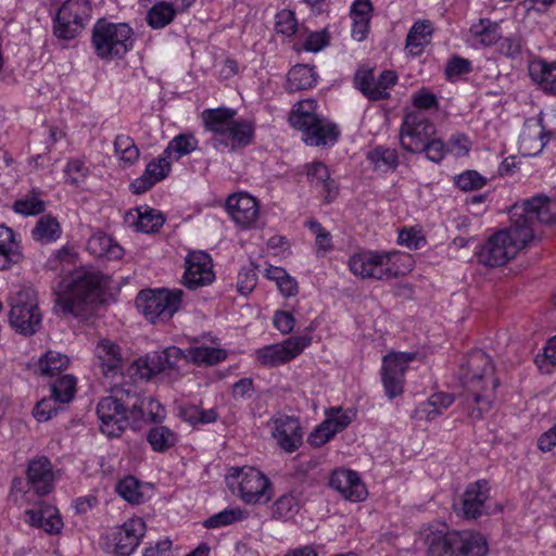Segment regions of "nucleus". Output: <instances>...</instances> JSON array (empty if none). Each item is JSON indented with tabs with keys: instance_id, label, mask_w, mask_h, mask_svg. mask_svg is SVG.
Returning <instances> with one entry per match:
<instances>
[{
	"instance_id": "nucleus-1",
	"label": "nucleus",
	"mask_w": 556,
	"mask_h": 556,
	"mask_svg": "<svg viewBox=\"0 0 556 556\" xmlns=\"http://www.w3.org/2000/svg\"><path fill=\"white\" fill-rule=\"evenodd\" d=\"M510 226L493 233L477 253L478 261L488 267L507 264L534 239L538 224L556 220V200L538 194L510 208Z\"/></svg>"
},
{
	"instance_id": "nucleus-2",
	"label": "nucleus",
	"mask_w": 556,
	"mask_h": 556,
	"mask_svg": "<svg viewBox=\"0 0 556 556\" xmlns=\"http://www.w3.org/2000/svg\"><path fill=\"white\" fill-rule=\"evenodd\" d=\"M109 280L99 270L77 269L62 281L55 293V306L65 316L85 317L101 302Z\"/></svg>"
},
{
	"instance_id": "nucleus-3",
	"label": "nucleus",
	"mask_w": 556,
	"mask_h": 556,
	"mask_svg": "<svg viewBox=\"0 0 556 556\" xmlns=\"http://www.w3.org/2000/svg\"><path fill=\"white\" fill-rule=\"evenodd\" d=\"M494 371L491 357L481 350L471 351L460 366V380L467 391L466 403L468 407L475 405L469 413L472 418L480 419L491 407L493 392L500 384Z\"/></svg>"
},
{
	"instance_id": "nucleus-4",
	"label": "nucleus",
	"mask_w": 556,
	"mask_h": 556,
	"mask_svg": "<svg viewBox=\"0 0 556 556\" xmlns=\"http://www.w3.org/2000/svg\"><path fill=\"white\" fill-rule=\"evenodd\" d=\"M236 111L227 108L203 111L205 129L212 132L210 143L220 152L243 149L254 141L255 125L249 119H235Z\"/></svg>"
},
{
	"instance_id": "nucleus-5",
	"label": "nucleus",
	"mask_w": 556,
	"mask_h": 556,
	"mask_svg": "<svg viewBox=\"0 0 556 556\" xmlns=\"http://www.w3.org/2000/svg\"><path fill=\"white\" fill-rule=\"evenodd\" d=\"M427 556H485L484 536L472 530L430 532L426 536Z\"/></svg>"
},
{
	"instance_id": "nucleus-6",
	"label": "nucleus",
	"mask_w": 556,
	"mask_h": 556,
	"mask_svg": "<svg viewBox=\"0 0 556 556\" xmlns=\"http://www.w3.org/2000/svg\"><path fill=\"white\" fill-rule=\"evenodd\" d=\"M137 403L132 388L118 389L113 395L102 397L97 405L101 431L108 437H119L132 424V412H138Z\"/></svg>"
},
{
	"instance_id": "nucleus-7",
	"label": "nucleus",
	"mask_w": 556,
	"mask_h": 556,
	"mask_svg": "<svg viewBox=\"0 0 556 556\" xmlns=\"http://www.w3.org/2000/svg\"><path fill=\"white\" fill-rule=\"evenodd\" d=\"M134 30L127 23H113L100 18L92 28L91 46L103 61L122 59L134 46Z\"/></svg>"
},
{
	"instance_id": "nucleus-8",
	"label": "nucleus",
	"mask_w": 556,
	"mask_h": 556,
	"mask_svg": "<svg viewBox=\"0 0 556 556\" xmlns=\"http://www.w3.org/2000/svg\"><path fill=\"white\" fill-rule=\"evenodd\" d=\"M10 326L16 332L30 337L36 333L42 321V314L38 307L37 293L31 288L20 290L10 300Z\"/></svg>"
},
{
	"instance_id": "nucleus-9",
	"label": "nucleus",
	"mask_w": 556,
	"mask_h": 556,
	"mask_svg": "<svg viewBox=\"0 0 556 556\" xmlns=\"http://www.w3.org/2000/svg\"><path fill=\"white\" fill-rule=\"evenodd\" d=\"M182 290H142L136 298L137 308L153 324L169 320L179 309Z\"/></svg>"
},
{
	"instance_id": "nucleus-10",
	"label": "nucleus",
	"mask_w": 556,
	"mask_h": 556,
	"mask_svg": "<svg viewBox=\"0 0 556 556\" xmlns=\"http://www.w3.org/2000/svg\"><path fill=\"white\" fill-rule=\"evenodd\" d=\"M397 252L361 251L349 260L350 270L363 279L390 280L397 277V269L393 268L392 260Z\"/></svg>"
},
{
	"instance_id": "nucleus-11",
	"label": "nucleus",
	"mask_w": 556,
	"mask_h": 556,
	"mask_svg": "<svg viewBox=\"0 0 556 556\" xmlns=\"http://www.w3.org/2000/svg\"><path fill=\"white\" fill-rule=\"evenodd\" d=\"M187 349L169 346L160 352L139 357L129 366L130 377L139 380H151L165 370H179L180 362L187 363Z\"/></svg>"
},
{
	"instance_id": "nucleus-12",
	"label": "nucleus",
	"mask_w": 556,
	"mask_h": 556,
	"mask_svg": "<svg viewBox=\"0 0 556 556\" xmlns=\"http://www.w3.org/2000/svg\"><path fill=\"white\" fill-rule=\"evenodd\" d=\"M91 11L88 0L65 1L53 20V34L63 40L75 38L85 28Z\"/></svg>"
},
{
	"instance_id": "nucleus-13",
	"label": "nucleus",
	"mask_w": 556,
	"mask_h": 556,
	"mask_svg": "<svg viewBox=\"0 0 556 556\" xmlns=\"http://www.w3.org/2000/svg\"><path fill=\"white\" fill-rule=\"evenodd\" d=\"M231 476L238 479L239 496L249 505L266 504L273 497L271 482L254 467L231 468Z\"/></svg>"
},
{
	"instance_id": "nucleus-14",
	"label": "nucleus",
	"mask_w": 556,
	"mask_h": 556,
	"mask_svg": "<svg viewBox=\"0 0 556 556\" xmlns=\"http://www.w3.org/2000/svg\"><path fill=\"white\" fill-rule=\"evenodd\" d=\"M435 134V126L421 113L410 112L404 116L400 129L401 147L410 153H419Z\"/></svg>"
},
{
	"instance_id": "nucleus-15",
	"label": "nucleus",
	"mask_w": 556,
	"mask_h": 556,
	"mask_svg": "<svg viewBox=\"0 0 556 556\" xmlns=\"http://www.w3.org/2000/svg\"><path fill=\"white\" fill-rule=\"evenodd\" d=\"M415 358L416 354L413 352H392L383 357L381 379L389 399L402 394L407 365Z\"/></svg>"
},
{
	"instance_id": "nucleus-16",
	"label": "nucleus",
	"mask_w": 556,
	"mask_h": 556,
	"mask_svg": "<svg viewBox=\"0 0 556 556\" xmlns=\"http://www.w3.org/2000/svg\"><path fill=\"white\" fill-rule=\"evenodd\" d=\"M312 342L308 336L290 337L282 343H276L263 346L256 351L257 361L269 367H276L285 364L298 355Z\"/></svg>"
},
{
	"instance_id": "nucleus-17",
	"label": "nucleus",
	"mask_w": 556,
	"mask_h": 556,
	"mask_svg": "<svg viewBox=\"0 0 556 556\" xmlns=\"http://www.w3.org/2000/svg\"><path fill=\"white\" fill-rule=\"evenodd\" d=\"M490 496V486L486 480H478L468 484L462 501L460 507L455 506L456 511L467 520H476L486 514L485 502Z\"/></svg>"
},
{
	"instance_id": "nucleus-18",
	"label": "nucleus",
	"mask_w": 556,
	"mask_h": 556,
	"mask_svg": "<svg viewBox=\"0 0 556 556\" xmlns=\"http://www.w3.org/2000/svg\"><path fill=\"white\" fill-rule=\"evenodd\" d=\"M298 129L303 131L304 142L313 147L332 146L340 137L337 124L320 116H306V121Z\"/></svg>"
},
{
	"instance_id": "nucleus-19",
	"label": "nucleus",
	"mask_w": 556,
	"mask_h": 556,
	"mask_svg": "<svg viewBox=\"0 0 556 556\" xmlns=\"http://www.w3.org/2000/svg\"><path fill=\"white\" fill-rule=\"evenodd\" d=\"M329 486L350 502H362L367 497L365 484L358 473L351 469H334L329 477Z\"/></svg>"
},
{
	"instance_id": "nucleus-20",
	"label": "nucleus",
	"mask_w": 556,
	"mask_h": 556,
	"mask_svg": "<svg viewBox=\"0 0 556 556\" xmlns=\"http://www.w3.org/2000/svg\"><path fill=\"white\" fill-rule=\"evenodd\" d=\"M214 280L211 256L203 251L191 252L186 257L185 286L197 289Z\"/></svg>"
},
{
	"instance_id": "nucleus-21",
	"label": "nucleus",
	"mask_w": 556,
	"mask_h": 556,
	"mask_svg": "<svg viewBox=\"0 0 556 556\" xmlns=\"http://www.w3.org/2000/svg\"><path fill=\"white\" fill-rule=\"evenodd\" d=\"M271 422V434L280 448L292 453L302 445L303 433L298 418L282 415L273 419Z\"/></svg>"
},
{
	"instance_id": "nucleus-22",
	"label": "nucleus",
	"mask_w": 556,
	"mask_h": 556,
	"mask_svg": "<svg viewBox=\"0 0 556 556\" xmlns=\"http://www.w3.org/2000/svg\"><path fill=\"white\" fill-rule=\"evenodd\" d=\"M540 115L536 121H527L519 137V147L525 155L534 156L543 151L555 131L548 130L543 125Z\"/></svg>"
},
{
	"instance_id": "nucleus-23",
	"label": "nucleus",
	"mask_w": 556,
	"mask_h": 556,
	"mask_svg": "<svg viewBox=\"0 0 556 556\" xmlns=\"http://www.w3.org/2000/svg\"><path fill=\"white\" fill-rule=\"evenodd\" d=\"M226 210L232 220L242 227L254 225L260 213L257 201L247 192L229 195L226 200Z\"/></svg>"
},
{
	"instance_id": "nucleus-24",
	"label": "nucleus",
	"mask_w": 556,
	"mask_h": 556,
	"mask_svg": "<svg viewBox=\"0 0 556 556\" xmlns=\"http://www.w3.org/2000/svg\"><path fill=\"white\" fill-rule=\"evenodd\" d=\"M172 169L170 161L166 155L153 159L146 167L143 174L130 184L135 194L150 190L156 182L166 178Z\"/></svg>"
},
{
	"instance_id": "nucleus-25",
	"label": "nucleus",
	"mask_w": 556,
	"mask_h": 556,
	"mask_svg": "<svg viewBox=\"0 0 556 556\" xmlns=\"http://www.w3.org/2000/svg\"><path fill=\"white\" fill-rule=\"evenodd\" d=\"M146 523L141 518H132L114 532L116 552L122 556H129L139 545L140 538L144 535Z\"/></svg>"
},
{
	"instance_id": "nucleus-26",
	"label": "nucleus",
	"mask_w": 556,
	"mask_h": 556,
	"mask_svg": "<svg viewBox=\"0 0 556 556\" xmlns=\"http://www.w3.org/2000/svg\"><path fill=\"white\" fill-rule=\"evenodd\" d=\"M27 481L34 492L40 496L52 491L53 471L48 457L41 456L29 462Z\"/></svg>"
},
{
	"instance_id": "nucleus-27",
	"label": "nucleus",
	"mask_w": 556,
	"mask_h": 556,
	"mask_svg": "<svg viewBox=\"0 0 556 556\" xmlns=\"http://www.w3.org/2000/svg\"><path fill=\"white\" fill-rule=\"evenodd\" d=\"M96 356L104 376H116L122 374L124 358L117 344L110 340H101L96 346Z\"/></svg>"
},
{
	"instance_id": "nucleus-28",
	"label": "nucleus",
	"mask_w": 556,
	"mask_h": 556,
	"mask_svg": "<svg viewBox=\"0 0 556 556\" xmlns=\"http://www.w3.org/2000/svg\"><path fill=\"white\" fill-rule=\"evenodd\" d=\"M0 270H9L23 261V253L14 231L0 225Z\"/></svg>"
},
{
	"instance_id": "nucleus-29",
	"label": "nucleus",
	"mask_w": 556,
	"mask_h": 556,
	"mask_svg": "<svg viewBox=\"0 0 556 556\" xmlns=\"http://www.w3.org/2000/svg\"><path fill=\"white\" fill-rule=\"evenodd\" d=\"M306 175L309 182L320 189L327 203L336 198L339 191L338 185L330 178L329 169L323 162L308 164Z\"/></svg>"
},
{
	"instance_id": "nucleus-30",
	"label": "nucleus",
	"mask_w": 556,
	"mask_h": 556,
	"mask_svg": "<svg viewBox=\"0 0 556 556\" xmlns=\"http://www.w3.org/2000/svg\"><path fill=\"white\" fill-rule=\"evenodd\" d=\"M87 251L96 257L108 260H121L124 249L111 236L103 231H97L87 241Z\"/></svg>"
},
{
	"instance_id": "nucleus-31",
	"label": "nucleus",
	"mask_w": 556,
	"mask_h": 556,
	"mask_svg": "<svg viewBox=\"0 0 556 556\" xmlns=\"http://www.w3.org/2000/svg\"><path fill=\"white\" fill-rule=\"evenodd\" d=\"M126 220L140 232L152 233L159 231L165 219L157 210L144 206L137 207L136 214L128 213Z\"/></svg>"
},
{
	"instance_id": "nucleus-32",
	"label": "nucleus",
	"mask_w": 556,
	"mask_h": 556,
	"mask_svg": "<svg viewBox=\"0 0 556 556\" xmlns=\"http://www.w3.org/2000/svg\"><path fill=\"white\" fill-rule=\"evenodd\" d=\"M453 402L454 396L450 393H434L415 408L412 417L416 420H433Z\"/></svg>"
},
{
	"instance_id": "nucleus-33",
	"label": "nucleus",
	"mask_w": 556,
	"mask_h": 556,
	"mask_svg": "<svg viewBox=\"0 0 556 556\" xmlns=\"http://www.w3.org/2000/svg\"><path fill=\"white\" fill-rule=\"evenodd\" d=\"M529 75L543 90L556 94V62L532 60L529 63Z\"/></svg>"
},
{
	"instance_id": "nucleus-34",
	"label": "nucleus",
	"mask_w": 556,
	"mask_h": 556,
	"mask_svg": "<svg viewBox=\"0 0 556 556\" xmlns=\"http://www.w3.org/2000/svg\"><path fill=\"white\" fill-rule=\"evenodd\" d=\"M26 515L30 526L43 529L51 534L59 533L63 527L62 519L56 509L48 505L39 509H28Z\"/></svg>"
},
{
	"instance_id": "nucleus-35",
	"label": "nucleus",
	"mask_w": 556,
	"mask_h": 556,
	"mask_svg": "<svg viewBox=\"0 0 556 556\" xmlns=\"http://www.w3.org/2000/svg\"><path fill=\"white\" fill-rule=\"evenodd\" d=\"M433 29L429 21H418L409 29L405 48L410 55H420L430 43Z\"/></svg>"
},
{
	"instance_id": "nucleus-36",
	"label": "nucleus",
	"mask_w": 556,
	"mask_h": 556,
	"mask_svg": "<svg viewBox=\"0 0 556 556\" xmlns=\"http://www.w3.org/2000/svg\"><path fill=\"white\" fill-rule=\"evenodd\" d=\"M187 364L214 366L227 357V351L215 346H190L187 349Z\"/></svg>"
},
{
	"instance_id": "nucleus-37",
	"label": "nucleus",
	"mask_w": 556,
	"mask_h": 556,
	"mask_svg": "<svg viewBox=\"0 0 556 556\" xmlns=\"http://www.w3.org/2000/svg\"><path fill=\"white\" fill-rule=\"evenodd\" d=\"M317 74L308 65L298 64L293 66L287 76V90L296 92L312 88L316 85Z\"/></svg>"
},
{
	"instance_id": "nucleus-38",
	"label": "nucleus",
	"mask_w": 556,
	"mask_h": 556,
	"mask_svg": "<svg viewBox=\"0 0 556 556\" xmlns=\"http://www.w3.org/2000/svg\"><path fill=\"white\" fill-rule=\"evenodd\" d=\"M136 397L138 400L137 414L132 412V424H136L148 416L149 420L159 424L162 422L166 417L165 408L153 397L140 395L136 391Z\"/></svg>"
},
{
	"instance_id": "nucleus-39",
	"label": "nucleus",
	"mask_w": 556,
	"mask_h": 556,
	"mask_svg": "<svg viewBox=\"0 0 556 556\" xmlns=\"http://www.w3.org/2000/svg\"><path fill=\"white\" fill-rule=\"evenodd\" d=\"M147 441L154 452L164 453L176 445L178 435L166 426H154L147 432Z\"/></svg>"
},
{
	"instance_id": "nucleus-40",
	"label": "nucleus",
	"mask_w": 556,
	"mask_h": 556,
	"mask_svg": "<svg viewBox=\"0 0 556 556\" xmlns=\"http://www.w3.org/2000/svg\"><path fill=\"white\" fill-rule=\"evenodd\" d=\"M61 232V226L56 218L51 215H43L37 220L31 230V237L35 241L49 243L58 240Z\"/></svg>"
},
{
	"instance_id": "nucleus-41",
	"label": "nucleus",
	"mask_w": 556,
	"mask_h": 556,
	"mask_svg": "<svg viewBox=\"0 0 556 556\" xmlns=\"http://www.w3.org/2000/svg\"><path fill=\"white\" fill-rule=\"evenodd\" d=\"M198 149V140L192 134L175 136L167 144L163 154L176 161Z\"/></svg>"
},
{
	"instance_id": "nucleus-42",
	"label": "nucleus",
	"mask_w": 556,
	"mask_h": 556,
	"mask_svg": "<svg viewBox=\"0 0 556 556\" xmlns=\"http://www.w3.org/2000/svg\"><path fill=\"white\" fill-rule=\"evenodd\" d=\"M470 33L483 46H493L502 38L500 25L489 18H481L471 25Z\"/></svg>"
},
{
	"instance_id": "nucleus-43",
	"label": "nucleus",
	"mask_w": 556,
	"mask_h": 556,
	"mask_svg": "<svg viewBox=\"0 0 556 556\" xmlns=\"http://www.w3.org/2000/svg\"><path fill=\"white\" fill-rule=\"evenodd\" d=\"M173 4L166 1L155 3L147 13V23L153 29L167 26L175 17Z\"/></svg>"
},
{
	"instance_id": "nucleus-44",
	"label": "nucleus",
	"mask_w": 556,
	"mask_h": 556,
	"mask_svg": "<svg viewBox=\"0 0 556 556\" xmlns=\"http://www.w3.org/2000/svg\"><path fill=\"white\" fill-rule=\"evenodd\" d=\"M76 392V379L72 375H64L59 377L51 384V396H53L60 404L70 403Z\"/></svg>"
},
{
	"instance_id": "nucleus-45",
	"label": "nucleus",
	"mask_w": 556,
	"mask_h": 556,
	"mask_svg": "<svg viewBox=\"0 0 556 556\" xmlns=\"http://www.w3.org/2000/svg\"><path fill=\"white\" fill-rule=\"evenodd\" d=\"M70 359L66 355L55 351H48L40 357L38 367L42 375L54 376L65 369Z\"/></svg>"
},
{
	"instance_id": "nucleus-46",
	"label": "nucleus",
	"mask_w": 556,
	"mask_h": 556,
	"mask_svg": "<svg viewBox=\"0 0 556 556\" xmlns=\"http://www.w3.org/2000/svg\"><path fill=\"white\" fill-rule=\"evenodd\" d=\"M114 152L122 162L132 165L139 159V149L132 138L127 135H118L114 140Z\"/></svg>"
},
{
	"instance_id": "nucleus-47",
	"label": "nucleus",
	"mask_w": 556,
	"mask_h": 556,
	"mask_svg": "<svg viewBox=\"0 0 556 556\" xmlns=\"http://www.w3.org/2000/svg\"><path fill=\"white\" fill-rule=\"evenodd\" d=\"M247 518V513L240 508H226L210 518H207L203 526L206 529H215L225 526H229L236 521H240Z\"/></svg>"
},
{
	"instance_id": "nucleus-48",
	"label": "nucleus",
	"mask_w": 556,
	"mask_h": 556,
	"mask_svg": "<svg viewBox=\"0 0 556 556\" xmlns=\"http://www.w3.org/2000/svg\"><path fill=\"white\" fill-rule=\"evenodd\" d=\"M368 159L375 163L376 168L384 172L397 166V153L394 149L376 147L368 153Z\"/></svg>"
},
{
	"instance_id": "nucleus-49",
	"label": "nucleus",
	"mask_w": 556,
	"mask_h": 556,
	"mask_svg": "<svg viewBox=\"0 0 556 556\" xmlns=\"http://www.w3.org/2000/svg\"><path fill=\"white\" fill-rule=\"evenodd\" d=\"M397 83V75L394 71L384 70L375 81L371 101L386 100L390 98L389 89Z\"/></svg>"
},
{
	"instance_id": "nucleus-50",
	"label": "nucleus",
	"mask_w": 556,
	"mask_h": 556,
	"mask_svg": "<svg viewBox=\"0 0 556 556\" xmlns=\"http://www.w3.org/2000/svg\"><path fill=\"white\" fill-rule=\"evenodd\" d=\"M65 181L72 186L79 187L89 175V167L80 159H72L64 169Z\"/></svg>"
},
{
	"instance_id": "nucleus-51",
	"label": "nucleus",
	"mask_w": 556,
	"mask_h": 556,
	"mask_svg": "<svg viewBox=\"0 0 556 556\" xmlns=\"http://www.w3.org/2000/svg\"><path fill=\"white\" fill-rule=\"evenodd\" d=\"M299 510V501L292 493L282 494L275 502L273 515L276 518H292Z\"/></svg>"
},
{
	"instance_id": "nucleus-52",
	"label": "nucleus",
	"mask_w": 556,
	"mask_h": 556,
	"mask_svg": "<svg viewBox=\"0 0 556 556\" xmlns=\"http://www.w3.org/2000/svg\"><path fill=\"white\" fill-rule=\"evenodd\" d=\"M116 491L124 500L131 504H139L141 502L142 493L140 492V483L132 476L121 480L116 485Z\"/></svg>"
},
{
	"instance_id": "nucleus-53",
	"label": "nucleus",
	"mask_w": 556,
	"mask_h": 556,
	"mask_svg": "<svg viewBox=\"0 0 556 556\" xmlns=\"http://www.w3.org/2000/svg\"><path fill=\"white\" fill-rule=\"evenodd\" d=\"M316 106V101L313 99H306L299 102L290 114V124L294 128H299L302 126V123L306 121V116L318 117V115L315 114Z\"/></svg>"
},
{
	"instance_id": "nucleus-54",
	"label": "nucleus",
	"mask_w": 556,
	"mask_h": 556,
	"mask_svg": "<svg viewBox=\"0 0 556 556\" xmlns=\"http://www.w3.org/2000/svg\"><path fill=\"white\" fill-rule=\"evenodd\" d=\"M375 81L376 77L374 70L367 66H361L354 75L355 88L359 90L370 101L372 97L370 92L374 91Z\"/></svg>"
},
{
	"instance_id": "nucleus-55",
	"label": "nucleus",
	"mask_w": 556,
	"mask_h": 556,
	"mask_svg": "<svg viewBox=\"0 0 556 556\" xmlns=\"http://www.w3.org/2000/svg\"><path fill=\"white\" fill-rule=\"evenodd\" d=\"M45 208V202L35 194L18 199L13 204L14 212L25 216L40 214Z\"/></svg>"
},
{
	"instance_id": "nucleus-56",
	"label": "nucleus",
	"mask_w": 556,
	"mask_h": 556,
	"mask_svg": "<svg viewBox=\"0 0 556 556\" xmlns=\"http://www.w3.org/2000/svg\"><path fill=\"white\" fill-rule=\"evenodd\" d=\"M324 421H330L329 427L337 434L352 422V414L349 410H343L341 407H331L326 410V419Z\"/></svg>"
},
{
	"instance_id": "nucleus-57",
	"label": "nucleus",
	"mask_w": 556,
	"mask_h": 556,
	"mask_svg": "<svg viewBox=\"0 0 556 556\" xmlns=\"http://www.w3.org/2000/svg\"><path fill=\"white\" fill-rule=\"evenodd\" d=\"M455 184L463 191H472L482 188L486 179L476 170H466L457 176Z\"/></svg>"
},
{
	"instance_id": "nucleus-58",
	"label": "nucleus",
	"mask_w": 556,
	"mask_h": 556,
	"mask_svg": "<svg viewBox=\"0 0 556 556\" xmlns=\"http://www.w3.org/2000/svg\"><path fill=\"white\" fill-rule=\"evenodd\" d=\"M58 403L59 401H56L53 396L42 399L35 405L33 409L34 418L39 422L48 421L52 418L53 415L56 414L59 409L56 405Z\"/></svg>"
},
{
	"instance_id": "nucleus-59",
	"label": "nucleus",
	"mask_w": 556,
	"mask_h": 556,
	"mask_svg": "<svg viewBox=\"0 0 556 556\" xmlns=\"http://www.w3.org/2000/svg\"><path fill=\"white\" fill-rule=\"evenodd\" d=\"M472 70L471 62L460 56H453L445 66V77L448 80L458 78L460 75L468 74Z\"/></svg>"
},
{
	"instance_id": "nucleus-60",
	"label": "nucleus",
	"mask_w": 556,
	"mask_h": 556,
	"mask_svg": "<svg viewBox=\"0 0 556 556\" xmlns=\"http://www.w3.org/2000/svg\"><path fill=\"white\" fill-rule=\"evenodd\" d=\"M330 421H323L308 435L307 442L313 447H320L329 442L334 435V431L329 427Z\"/></svg>"
},
{
	"instance_id": "nucleus-61",
	"label": "nucleus",
	"mask_w": 556,
	"mask_h": 556,
	"mask_svg": "<svg viewBox=\"0 0 556 556\" xmlns=\"http://www.w3.org/2000/svg\"><path fill=\"white\" fill-rule=\"evenodd\" d=\"M298 22L292 11L282 10L276 15V30L277 33L286 36H291L295 33Z\"/></svg>"
},
{
	"instance_id": "nucleus-62",
	"label": "nucleus",
	"mask_w": 556,
	"mask_h": 556,
	"mask_svg": "<svg viewBox=\"0 0 556 556\" xmlns=\"http://www.w3.org/2000/svg\"><path fill=\"white\" fill-rule=\"evenodd\" d=\"M413 105L421 110L438 109L439 101L434 93L422 88L416 91L412 97Z\"/></svg>"
},
{
	"instance_id": "nucleus-63",
	"label": "nucleus",
	"mask_w": 556,
	"mask_h": 556,
	"mask_svg": "<svg viewBox=\"0 0 556 556\" xmlns=\"http://www.w3.org/2000/svg\"><path fill=\"white\" fill-rule=\"evenodd\" d=\"M329 45V35L326 30L315 31L308 35L303 48L306 51L318 52Z\"/></svg>"
},
{
	"instance_id": "nucleus-64",
	"label": "nucleus",
	"mask_w": 556,
	"mask_h": 556,
	"mask_svg": "<svg viewBox=\"0 0 556 556\" xmlns=\"http://www.w3.org/2000/svg\"><path fill=\"white\" fill-rule=\"evenodd\" d=\"M421 152L426 153L428 160L439 163L445 155L444 143L442 140L431 137Z\"/></svg>"
}]
</instances>
